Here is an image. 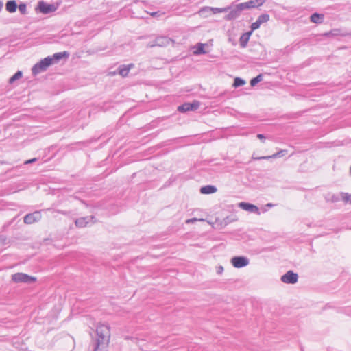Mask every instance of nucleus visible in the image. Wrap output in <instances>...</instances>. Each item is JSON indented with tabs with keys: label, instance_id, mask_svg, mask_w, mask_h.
<instances>
[{
	"label": "nucleus",
	"instance_id": "17",
	"mask_svg": "<svg viewBox=\"0 0 351 351\" xmlns=\"http://www.w3.org/2000/svg\"><path fill=\"white\" fill-rule=\"evenodd\" d=\"M252 34V31H250L243 34L239 38V43L242 48H245L250 40V37Z\"/></svg>",
	"mask_w": 351,
	"mask_h": 351
},
{
	"label": "nucleus",
	"instance_id": "30",
	"mask_svg": "<svg viewBox=\"0 0 351 351\" xmlns=\"http://www.w3.org/2000/svg\"><path fill=\"white\" fill-rule=\"evenodd\" d=\"M17 8H19V12L22 14H25L27 12V6L25 3H21Z\"/></svg>",
	"mask_w": 351,
	"mask_h": 351
},
{
	"label": "nucleus",
	"instance_id": "23",
	"mask_svg": "<svg viewBox=\"0 0 351 351\" xmlns=\"http://www.w3.org/2000/svg\"><path fill=\"white\" fill-rule=\"evenodd\" d=\"M23 73L22 71H18L14 75H12L10 80L9 83L13 84L16 80H19L21 77H22Z\"/></svg>",
	"mask_w": 351,
	"mask_h": 351
},
{
	"label": "nucleus",
	"instance_id": "25",
	"mask_svg": "<svg viewBox=\"0 0 351 351\" xmlns=\"http://www.w3.org/2000/svg\"><path fill=\"white\" fill-rule=\"evenodd\" d=\"M40 62H42V64L44 65V66L45 68H48L49 66H50L51 65H52V60H51V58L50 57V56L45 58L44 59L41 60Z\"/></svg>",
	"mask_w": 351,
	"mask_h": 351
},
{
	"label": "nucleus",
	"instance_id": "40",
	"mask_svg": "<svg viewBox=\"0 0 351 351\" xmlns=\"http://www.w3.org/2000/svg\"><path fill=\"white\" fill-rule=\"evenodd\" d=\"M157 14H158L157 12H152L150 14H151L152 16H155L157 15Z\"/></svg>",
	"mask_w": 351,
	"mask_h": 351
},
{
	"label": "nucleus",
	"instance_id": "21",
	"mask_svg": "<svg viewBox=\"0 0 351 351\" xmlns=\"http://www.w3.org/2000/svg\"><path fill=\"white\" fill-rule=\"evenodd\" d=\"M324 18V14L314 13L311 16L310 20L312 23H314L316 24H320L323 22Z\"/></svg>",
	"mask_w": 351,
	"mask_h": 351
},
{
	"label": "nucleus",
	"instance_id": "39",
	"mask_svg": "<svg viewBox=\"0 0 351 351\" xmlns=\"http://www.w3.org/2000/svg\"><path fill=\"white\" fill-rule=\"evenodd\" d=\"M341 35L343 36H350L351 35V32L350 33H344V34H342Z\"/></svg>",
	"mask_w": 351,
	"mask_h": 351
},
{
	"label": "nucleus",
	"instance_id": "41",
	"mask_svg": "<svg viewBox=\"0 0 351 351\" xmlns=\"http://www.w3.org/2000/svg\"><path fill=\"white\" fill-rule=\"evenodd\" d=\"M267 206H268V207H272V206H273V204H271V203H269V204H267Z\"/></svg>",
	"mask_w": 351,
	"mask_h": 351
},
{
	"label": "nucleus",
	"instance_id": "24",
	"mask_svg": "<svg viewBox=\"0 0 351 351\" xmlns=\"http://www.w3.org/2000/svg\"><path fill=\"white\" fill-rule=\"evenodd\" d=\"M263 80V75L262 74L258 75L256 77L252 78L250 80V85L252 86H255L258 82H261Z\"/></svg>",
	"mask_w": 351,
	"mask_h": 351
},
{
	"label": "nucleus",
	"instance_id": "2",
	"mask_svg": "<svg viewBox=\"0 0 351 351\" xmlns=\"http://www.w3.org/2000/svg\"><path fill=\"white\" fill-rule=\"evenodd\" d=\"M12 280L15 282L33 283L36 278L23 273H16L12 276Z\"/></svg>",
	"mask_w": 351,
	"mask_h": 351
},
{
	"label": "nucleus",
	"instance_id": "38",
	"mask_svg": "<svg viewBox=\"0 0 351 351\" xmlns=\"http://www.w3.org/2000/svg\"><path fill=\"white\" fill-rule=\"evenodd\" d=\"M3 6V1H0V11L1 10Z\"/></svg>",
	"mask_w": 351,
	"mask_h": 351
},
{
	"label": "nucleus",
	"instance_id": "15",
	"mask_svg": "<svg viewBox=\"0 0 351 351\" xmlns=\"http://www.w3.org/2000/svg\"><path fill=\"white\" fill-rule=\"evenodd\" d=\"M94 219V216L80 217L75 221V224L78 228H84L86 226L90 221H93V223H95Z\"/></svg>",
	"mask_w": 351,
	"mask_h": 351
},
{
	"label": "nucleus",
	"instance_id": "37",
	"mask_svg": "<svg viewBox=\"0 0 351 351\" xmlns=\"http://www.w3.org/2000/svg\"><path fill=\"white\" fill-rule=\"evenodd\" d=\"M204 221V219H197V218H193V219H191L188 220V221H187V223H189V222H193V221Z\"/></svg>",
	"mask_w": 351,
	"mask_h": 351
},
{
	"label": "nucleus",
	"instance_id": "31",
	"mask_svg": "<svg viewBox=\"0 0 351 351\" xmlns=\"http://www.w3.org/2000/svg\"><path fill=\"white\" fill-rule=\"evenodd\" d=\"M51 212L53 214L54 217L56 216V213H62V214H63L64 215H66L68 214L66 211H61V210H52Z\"/></svg>",
	"mask_w": 351,
	"mask_h": 351
},
{
	"label": "nucleus",
	"instance_id": "18",
	"mask_svg": "<svg viewBox=\"0 0 351 351\" xmlns=\"http://www.w3.org/2000/svg\"><path fill=\"white\" fill-rule=\"evenodd\" d=\"M47 69L44 66L42 62L40 61L39 62L34 64L32 69V72L34 75H36L40 73H42L46 71Z\"/></svg>",
	"mask_w": 351,
	"mask_h": 351
},
{
	"label": "nucleus",
	"instance_id": "5",
	"mask_svg": "<svg viewBox=\"0 0 351 351\" xmlns=\"http://www.w3.org/2000/svg\"><path fill=\"white\" fill-rule=\"evenodd\" d=\"M282 282L286 284H295L298 280V275L293 271H288L280 278Z\"/></svg>",
	"mask_w": 351,
	"mask_h": 351
},
{
	"label": "nucleus",
	"instance_id": "1",
	"mask_svg": "<svg viewBox=\"0 0 351 351\" xmlns=\"http://www.w3.org/2000/svg\"><path fill=\"white\" fill-rule=\"evenodd\" d=\"M97 339L93 342V351H106L110 337V328L108 324H99L96 329Z\"/></svg>",
	"mask_w": 351,
	"mask_h": 351
},
{
	"label": "nucleus",
	"instance_id": "6",
	"mask_svg": "<svg viewBox=\"0 0 351 351\" xmlns=\"http://www.w3.org/2000/svg\"><path fill=\"white\" fill-rule=\"evenodd\" d=\"M231 263L236 268H241L249 264V260L245 256H234L231 258Z\"/></svg>",
	"mask_w": 351,
	"mask_h": 351
},
{
	"label": "nucleus",
	"instance_id": "26",
	"mask_svg": "<svg viewBox=\"0 0 351 351\" xmlns=\"http://www.w3.org/2000/svg\"><path fill=\"white\" fill-rule=\"evenodd\" d=\"M205 53H206V51H204V44L198 43L197 47L196 49V51L194 52V53L196 55H199V54H204Z\"/></svg>",
	"mask_w": 351,
	"mask_h": 351
},
{
	"label": "nucleus",
	"instance_id": "12",
	"mask_svg": "<svg viewBox=\"0 0 351 351\" xmlns=\"http://www.w3.org/2000/svg\"><path fill=\"white\" fill-rule=\"evenodd\" d=\"M287 150L281 149L279 152L274 154L273 155L266 156H260V157L255 156L254 154H253L252 156V159L254 160H269L270 158H280V157L285 156L287 154Z\"/></svg>",
	"mask_w": 351,
	"mask_h": 351
},
{
	"label": "nucleus",
	"instance_id": "13",
	"mask_svg": "<svg viewBox=\"0 0 351 351\" xmlns=\"http://www.w3.org/2000/svg\"><path fill=\"white\" fill-rule=\"evenodd\" d=\"M230 9L229 7L227 8H212V7H204L202 8L199 10V13L201 14H204V13H213V14H217V13H221V12H226Z\"/></svg>",
	"mask_w": 351,
	"mask_h": 351
},
{
	"label": "nucleus",
	"instance_id": "35",
	"mask_svg": "<svg viewBox=\"0 0 351 351\" xmlns=\"http://www.w3.org/2000/svg\"><path fill=\"white\" fill-rule=\"evenodd\" d=\"M125 339H132V341H134V342L138 343V338H136V337H128V336H126V337H125Z\"/></svg>",
	"mask_w": 351,
	"mask_h": 351
},
{
	"label": "nucleus",
	"instance_id": "14",
	"mask_svg": "<svg viewBox=\"0 0 351 351\" xmlns=\"http://www.w3.org/2000/svg\"><path fill=\"white\" fill-rule=\"evenodd\" d=\"M239 207L250 213L260 214L258 208L256 206L250 203L244 202H240L239 204Z\"/></svg>",
	"mask_w": 351,
	"mask_h": 351
},
{
	"label": "nucleus",
	"instance_id": "4",
	"mask_svg": "<svg viewBox=\"0 0 351 351\" xmlns=\"http://www.w3.org/2000/svg\"><path fill=\"white\" fill-rule=\"evenodd\" d=\"M36 9L38 10L40 13L47 14L55 12L57 8L53 4H49L44 1H39Z\"/></svg>",
	"mask_w": 351,
	"mask_h": 351
},
{
	"label": "nucleus",
	"instance_id": "36",
	"mask_svg": "<svg viewBox=\"0 0 351 351\" xmlns=\"http://www.w3.org/2000/svg\"><path fill=\"white\" fill-rule=\"evenodd\" d=\"M257 138L261 140L262 141H263L265 139V136L262 134H257Z\"/></svg>",
	"mask_w": 351,
	"mask_h": 351
},
{
	"label": "nucleus",
	"instance_id": "7",
	"mask_svg": "<svg viewBox=\"0 0 351 351\" xmlns=\"http://www.w3.org/2000/svg\"><path fill=\"white\" fill-rule=\"evenodd\" d=\"M269 15L268 14H261L256 21L252 23L251 25V30L253 32L257 29H258L261 24L264 23H267L269 20Z\"/></svg>",
	"mask_w": 351,
	"mask_h": 351
},
{
	"label": "nucleus",
	"instance_id": "27",
	"mask_svg": "<svg viewBox=\"0 0 351 351\" xmlns=\"http://www.w3.org/2000/svg\"><path fill=\"white\" fill-rule=\"evenodd\" d=\"M245 84V81L240 77H236L234 80L233 86L235 88L241 86Z\"/></svg>",
	"mask_w": 351,
	"mask_h": 351
},
{
	"label": "nucleus",
	"instance_id": "28",
	"mask_svg": "<svg viewBox=\"0 0 351 351\" xmlns=\"http://www.w3.org/2000/svg\"><path fill=\"white\" fill-rule=\"evenodd\" d=\"M342 199L346 202H349L351 204V194L346 193H341V194Z\"/></svg>",
	"mask_w": 351,
	"mask_h": 351
},
{
	"label": "nucleus",
	"instance_id": "9",
	"mask_svg": "<svg viewBox=\"0 0 351 351\" xmlns=\"http://www.w3.org/2000/svg\"><path fill=\"white\" fill-rule=\"evenodd\" d=\"M265 0H250L245 3H241V9L246 10L250 8H258L261 6L265 3Z\"/></svg>",
	"mask_w": 351,
	"mask_h": 351
},
{
	"label": "nucleus",
	"instance_id": "33",
	"mask_svg": "<svg viewBox=\"0 0 351 351\" xmlns=\"http://www.w3.org/2000/svg\"><path fill=\"white\" fill-rule=\"evenodd\" d=\"M37 160L36 158H32L25 162V164H31Z\"/></svg>",
	"mask_w": 351,
	"mask_h": 351
},
{
	"label": "nucleus",
	"instance_id": "20",
	"mask_svg": "<svg viewBox=\"0 0 351 351\" xmlns=\"http://www.w3.org/2000/svg\"><path fill=\"white\" fill-rule=\"evenodd\" d=\"M217 188L213 185H207L200 188V193L202 194H212L217 191Z\"/></svg>",
	"mask_w": 351,
	"mask_h": 351
},
{
	"label": "nucleus",
	"instance_id": "3",
	"mask_svg": "<svg viewBox=\"0 0 351 351\" xmlns=\"http://www.w3.org/2000/svg\"><path fill=\"white\" fill-rule=\"evenodd\" d=\"M200 106V102L193 101L192 103H184L178 107V110L180 112H186L188 111H195Z\"/></svg>",
	"mask_w": 351,
	"mask_h": 351
},
{
	"label": "nucleus",
	"instance_id": "8",
	"mask_svg": "<svg viewBox=\"0 0 351 351\" xmlns=\"http://www.w3.org/2000/svg\"><path fill=\"white\" fill-rule=\"evenodd\" d=\"M40 219V211H35L32 213L27 214L24 217V223L26 224H32L34 222L38 221Z\"/></svg>",
	"mask_w": 351,
	"mask_h": 351
},
{
	"label": "nucleus",
	"instance_id": "34",
	"mask_svg": "<svg viewBox=\"0 0 351 351\" xmlns=\"http://www.w3.org/2000/svg\"><path fill=\"white\" fill-rule=\"evenodd\" d=\"M5 240H6L5 238L3 236L1 235L0 236V245H3L5 242Z\"/></svg>",
	"mask_w": 351,
	"mask_h": 351
},
{
	"label": "nucleus",
	"instance_id": "19",
	"mask_svg": "<svg viewBox=\"0 0 351 351\" xmlns=\"http://www.w3.org/2000/svg\"><path fill=\"white\" fill-rule=\"evenodd\" d=\"M17 7V3L15 0L8 1L5 4L6 10L10 13L15 12L16 11Z\"/></svg>",
	"mask_w": 351,
	"mask_h": 351
},
{
	"label": "nucleus",
	"instance_id": "22",
	"mask_svg": "<svg viewBox=\"0 0 351 351\" xmlns=\"http://www.w3.org/2000/svg\"><path fill=\"white\" fill-rule=\"evenodd\" d=\"M132 66H133L132 64H129L128 66L121 65L118 69L119 74L120 75H121L122 77H126L128 75L129 71H130L131 67H132Z\"/></svg>",
	"mask_w": 351,
	"mask_h": 351
},
{
	"label": "nucleus",
	"instance_id": "11",
	"mask_svg": "<svg viewBox=\"0 0 351 351\" xmlns=\"http://www.w3.org/2000/svg\"><path fill=\"white\" fill-rule=\"evenodd\" d=\"M241 3L237 4L231 10L230 12L226 15V19L230 21L232 19H235L237 17H239L241 13V12L243 10L241 9Z\"/></svg>",
	"mask_w": 351,
	"mask_h": 351
},
{
	"label": "nucleus",
	"instance_id": "29",
	"mask_svg": "<svg viewBox=\"0 0 351 351\" xmlns=\"http://www.w3.org/2000/svg\"><path fill=\"white\" fill-rule=\"evenodd\" d=\"M339 29H332L328 32L325 33L324 35L326 36H337L339 34Z\"/></svg>",
	"mask_w": 351,
	"mask_h": 351
},
{
	"label": "nucleus",
	"instance_id": "10",
	"mask_svg": "<svg viewBox=\"0 0 351 351\" xmlns=\"http://www.w3.org/2000/svg\"><path fill=\"white\" fill-rule=\"evenodd\" d=\"M171 43V39L167 36H158L150 44V47H165Z\"/></svg>",
	"mask_w": 351,
	"mask_h": 351
},
{
	"label": "nucleus",
	"instance_id": "16",
	"mask_svg": "<svg viewBox=\"0 0 351 351\" xmlns=\"http://www.w3.org/2000/svg\"><path fill=\"white\" fill-rule=\"evenodd\" d=\"M52 64L58 63L62 59H67L69 57V53L67 51L58 52L54 53L53 56H50Z\"/></svg>",
	"mask_w": 351,
	"mask_h": 351
},
{
	"label": "nucleus",
	"instance_id": "32",
	"mask_svg": "<svg viewBox=\"0 0 351 351\" xmlns=\"http://www.w3.org/2000/svg\"><path fill=\"white\" fill-rule=\"evenodd\" d=\"M223 271V267L222 266H219L217 268V274H221Z\"/></svg>",
	"mask_w": 351,
	"mask_h": 351
}]
</instances>
